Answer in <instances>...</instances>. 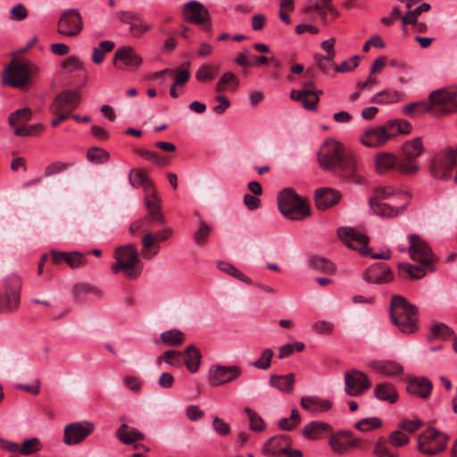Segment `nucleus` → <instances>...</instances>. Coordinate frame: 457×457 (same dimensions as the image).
Returning a JSON list of instances; mask_svg holds the SVG:
<instances>
[{"label":"nucleus","mask_w":457,"mask_h":457,"mask_svg":"<svg viewBox=\"0 0 457 457\" xmlns=\"http://www.w3.org/2000/svg\"><path fill=\"white\" fill-rule=\"evenodd\" d=\"M358 440L352 436L351 432L344 430L331 435L329 445L332 451L339 455L347 453L352 448L355 447Z\"/></svg>","instance_id":"23"},{"label":"nucleus","mask_w":457,"mask_h":457,"mask_svg":"<svg viewBox=\"0 0 457 457\" xmlns=\"http://www.w3.org/2000/svg\"><path fill=\"white\" fill-rule=\"evenodd\" d=\"M245 412L250 420V428L253 431H262L265 428L264 421L253 409L246 407Z\"/></svg>","instance_id":"52"},{"label":"nucleus","mask_w":457,"mask_h":457,"mask_svg":"<svg viewBox=\"0 0 457 457\" xmlns=\"http://www.w3.org/2000/svg\"><path fill=\"white\" fill-rule=\"evenodd\" d=\"M43 125L40 123H35L31 125H21L16 127L13 130V134L16 137H31L39 134L43 130Z\"/></svg>","instance_id":"48"},{"label":"nucleus","mask_w":457,"mask_h":457,"mask_svg":"<svg viewBox=\"0 0 457 457\" xmlns=\"http://www.w3.org/2000/svg\"><path fill=\"white\" fill-rule=\"evenodd\" d=\"M321 94L322 91H317L314 83L308 80L303 83L300 89L292 90L290 92V98L299 102L305 110L317 112Z\"/></svg>","instance_id":"11"},{"label":"nucleus","mask_w":457,"mask_h":457,"mask_svg":"<svg viewBox=\"0 0 457 457\" xmlns=\"http://www.w3.org/2000/svg\"><path fill=\"white\" fill-rule=\"evenodd\" d=\"M453 334V331L451 328L446 326L444 323H437L431 326L430 335L428 336V340L433 339H443L445 340L451 337Z\"/></svg>","instance_id":"42"},{"label":"nucleus","mask_w":457,"mask_h":457,"mask_svg":"<svg viewBox=\"0 0 457 457\" xmlns=\"http://www.w3.org/2000/svg\"><path fill=\"white\" fill-rule=\"evenodd\" d=\"M137 154L146 160L152 161L153 162H154L160 166H167L169 164L168 158L159 156L154 152H151V151L145 150V149H139L137 151Z\"/></svg>","instance_id":"58"},{"label":"nucleus","mask_w":457,"mask_h":457,"mask_svg":"<svg viewBox=\"0 0 457 457\" xmlns=\"http://www.w3.org/2000/svg\"><path fill=\"white\" fill-rule=\"evenodd\" d=\"M391 321L403 333L418 329V308L402 295H393L390 302Z\"/></svg>","instance_id":"2"},{"label":"nucleus","mask_w":457,"mask_h":457,"mask_svg":"<svg viewBox=\"0 0 457 457\" xmlns=\"http://www.w3.org/2000/svg\"><path fill=\"white\" fill-rule=\"evenodd\" d=\"M310 267L316 271L333 274L336 270L333 262L324 257L312 256L309 260Z\"/></svg>","instance_id":"39"},{"label":"nucleus","mask_w":457,"mask_h":457,"mask_svg":"<svg viewBox=\"0 0 457 457\" xmlns=\"http://www.w3.org/2000/svg\"><path fill=\"white\" fill-rule=\"evenodd\" d=\"M32 118V111L29 108H21L12 112L8 117V124L15 129L16 127L24 125Z\"/></svg>","instance_id":"38"},{"label":"nucleus","mask_w":457,"mask_h":457,"mask_svg":"<svg viewBox=\"0 0 457 457\" xmlns=\"http://www.w3.org/2000/svg\"><path fill=\"white\" fill-rule=\"evenodd\" d=\"M95 429L92 422H73L68 424L64 428L63 442L68 445L81 443Z\"/></svg>","instance_id":"19"},{"label":"nucleus","mask_w":457,"mask_h":457,"mask_svg":"<svg viewBox=\"0 0 457 457\" xmlns=\"http://www.w3.org/2000/svg\"><path fill=\"white\" fill-rule=\"evenodd\" d=\"M67 261L65 262L71 269H77L86 264L84 255L79 252L68 253Z\"/></svg>","instance_id":"63"},{"label":"nucleus","mask_w":457,"mask_h":457,"mask_svg":"<svg viewBox=\"0 0 457 457\" xmlns=\"http://www.w3.org/2000/svg\"><path fill=\"white\" fill-rule=\"evenodd\" d=\"M142 63L143 58L129 46L119 47L113 56V64L120 71H135Z\"/></svg>","instance_id":"13"},{"label":"nucleus","mask_w":457,"mask_h":457,"mask_svg":"<svg viewBox=\"0 0 457 457\" xmlns=\"http://www.w3.org/2000/svg\"><path fill=\"white\" fill-rule=\"evenodd\" d=\"M345 390L348 395L360 396L371 386L368 376L355 369L345 373Z\"/></svg>","instance_id":"16"},{"label":"nucleus","mask_w":457,"mask_h":457,"mask_svg":"<svg viewBox=\"0 0 457 457\" xmlns=\"http://www.w3.org/2000/svg\"><path fill=\"white\" fill-rule=\"evenodd\" d=\"M185 354L187 356L185 360L187 369L191 373L196 372L199 369L202 358L200 351L194 345H190L186 348Z\"/></svg>","instance_id":"37"},{"label":"nucleus","mask_w":457,"mask_h":457,"mask_svg":"<svg viewBox=\"0 0 457 457\" xmlns=\"http://www.w3.org/2000/svg\"><path fill=\"white\" fill-rule=\"evenodd\" d=\"M72 293L75 297H79L80 295L87 294H92L97 297L103 296V291L99 287L87 283L75 284L72 287Z\"/></svg>","instance_id":"45"},{"label":"nucleus","mask_w":457,"mask_h":457,"mask_svg":"<svg viewBox=\"0 0 457 457\" xmlns=\"http://www.w3.org/2000/svg\"><path fill=\"white\" fill-rule=\"evenodd\" d=\"M396 158L392 154L381 153L376 157V169L380 173L396 167Z\"/></svg>","instance_id":"40"},{"label":"nucleus","mask_w":457,"mask_h":457,"mask_svg":"<svg viewBox=\"0 0 457 457\" xmlns=\"http://www.w3.org/2000/svg\"><path fill=\"white\" fill-rule=\"evenodd\" d=\"M373 395L379 401L388 402L389 403H395L398 400V393L390 382L377 384Z\"/></svg>","instance_id":"32"},{"label":"nucleus","mask_w":457,"mask_h":457,"mask_svg":"<svg viewBox=\"0 0 457 457\" xmlns=\"http://www.w3.org/2000/svg\"><path fill=\"white\" fill-rule=\"evenodd\" d=\"M21 288V278L12 275L9 277L5 283V295L4 297L0 295V314L3 312H13L18 310Z\"/></svg>","instance_id":"10"},{"label":"nucleus","mask_w":457,"mask_h":457,"mask_svg":"<svg viewBox=\"0 0 457 457\" xmlns=\"http://www.w3.org/2000/svg\"><path fill=\"white\" fill-rule=\"evenodd\" d=\"M37 71V67L30 62L12 59L3 72V82L12 87L22 89Z\"/></svg>","instance_id":"6"},{"label":"nucleus","mask_w":457,"mask_h":457,"mask_svg":"<svg viewBox=\"0 0 457 457\" xmlns=\"http://www.w3.org/2000/svg\"><path fill=\"white\" fill-rule=\"evenodd\" d=\"M183 15L186 21L195 24H202L211 19L208 10L195 0L185 4Z\"/></svg>","instance_id":"26"},{"label":"nucleus","mask_w":457,"mask_h":457,"mask_svg":"<svg viewBox=\"0 0 457 457\" xmlns=\"http://www.w3.org/2000/svg\"><path fill=\"white\" fill-rule=\"evenodd\" d=\"M386 123L392 124L389 130L394 132V137L399 134H408L411 130V123L404 120H390Z\"/></svg>","instance_id":"51"},{"label":"nucleus","mask_w":457,"mask_h":457,"mask_svg":"<svg viewBox=\"0 0 457 457\" xmlns=\"http://www.w3.org/2000/svg\"><path fill=\"white\" fill-rule=\"evenodd\" d=\"M185 336L179 329H170L161 334V340L167 345H179L184 342Z\"/></svg>","instance_id":"43"},{"label":"nucleus","mask_w":457,"mask_h":457,"mask_svg":"<svg viewBox=\"0 0 457 457\" xmlns=\"http://www.w3.org/2000/svg\"><path fill=\"white\" fill-rule=\"evenodd\" d=\"M116 262L112 265V272L119 273L124 271L128 279H136L141 274L140 258L137 250L133 244L120 245L116 248L114 253Z\"/></svg>","instance_id":"3"},{"label":"nucleus","mask_w":457,"mask_h":457,"mask_svg":"<svg viewBox=\"0 0 457 457\" xmlns=\"http://www.w3.org/2000/svg\"><path fill=\"white\" fill-rule=\"evenodd\" d=\"M428 112L436 115H445L457 112V93L448 88L432 91L428 96Z\"/></svg>","instance_id":"7"},{"label":"nucleus","mask_w":457,"mask_h":457,"mask_svg":"<svg viewBox=\"0 0 457 457\" xmlns=\"http://www.w3.org/2000/svg\"><path fill=\"white\" fill-rule=\"evenodd\" d=\"M391 123L367 129L360 138L361 143L370 148H377L386 145L394 137V132L389 130Z\"/></svg>","instance_id":"17"},{"label":"nucleus","mask_w":457,"mask_h":457,"mask_svg":"<svg viewBox=\"0 0 457 457\" xmlns=\"http://www.w3.org/2000/svg\"><path fill=\"white\" fill-rule=\"evenodd\" d=\"M292 441L288 436L278 435L269 439L262 446V452L268 456H279L289 451Z\"/></svg>","instance_id":"25"},{"label":"nucleus","mask_w":457,"mask_h":457,"mask_svg":"<svg viewBox=\"0 0 457 457\" xmlns=\"http://www.w3.org/2000/svg\"><path fill=\"white\" fill-rule=\"evenodd\" d=\"M163 74H170V75L176 74L175 80L173 83H175V85H178L179 87L186 84L189 80L190 76H191L190 71L187 70H182V71H176L175 70H172V69H164L161 71L156 72L154 74V78H158L159 76H162Z\"/></svg>","instance_id":"46"},{"label":"nucleus","mask_w":457,"mask_h":457,"mask_svg":"<svg viewBox=\"0 0 457 457\" xmlns=\"http://www.w3.org/2000/svg\"><path fill=\"white\" fill-rule=\"evenodd\" d=\"M216 75V68L212 65L204 64L199 67L195 73V78L199 82L212 81Z\"/></svg>","instance_id":"49"},{"label":"nucleus","mask_w":457,"mask_h":457,"mask_svg":"<svg viewBox=\"0 0 457 457\" xmlns=\"http://www.w3.org/2000/svg\"><path fill=\"white\" fill-rule=\"evenodd\" d=\"M389 443L395 447H401L410 442V437L401 430H395L388 436Z\"/></svg>","instance_id":"57"},{"label":"nucleus","mask_w":457,"mask_h":457,"mask_svg":"<svg viewBox=\"0 0 457 457\" xmlns=\"http://www.w3.org/2000/svg\"><path fill=\"white\" fill-rule=\"evenodd\" d=\"M82 29V17L78 9H68L62 13L57 26L59 34L74 37L79 35Z\"/></svg>","instance_id":"12"},{"label":"nucleus","mask_w":457,"mask_h":457,"mask_svg":"<svg viewBox=\"0 0 457 457\" xmlns=\"http://www.w3.org/2000/svg\"><path fill=\"white\" fill-rule=\"evenodd\" d=\"M424 151V146L420 137L407 141L403 145V152L407 161H413L420 156Z\"/></svg>","instance_id":"36"},{"label":"nucleus","mask_w":457,"mask_h":457,"mask_svg":"<svg viewBox=\"0 0 457 457\" xmlns=\"http://www.w3.org/2000/svg\"><path fill=\"white\" fill-rule=\"evenodd\" d=\"M318 161L322 169L338 179L355 184L364 181L354 154L338 141L327 139L318 152Z\"/></svg>","instance_id":"1"},{"label":"nucleus","mask_w":457,"mask_h":457,"mask_svg":"<svg viewBox=\"0 0 457 457\" xmlns=\"http://www.w3.org/2000/svg\"><path fill=\"white\" fill-rule=\"evenodd\" d=\"M408 253L411 258L425 266L429 271H434L433 265L435 256L429 245L418 235L411 234L408 237Z\"/></svg>","instance_id":"9"},{"label":"nucleus","mask_w":457,"mask_h":457,"mask_svg":"<svg viewBox=\"0 0 457 457\" xmlns=\"http://www.w3.org/2000/svg\"><path fill=\"white\" fill-rule=\"evenodd\" d=\"M114 43L111 40L101 41L97 47L92 50V61L96 64H100L104 60L106 53L114 48Z\"/></svg>","instance_id":"41"},{"label":"nucleus","mask_w":457,"mask_h":457,"mask_svg":"<svg viewBox=\"0 0 457 457\" xmlns=\"http://www.w3.org/2000/svg\"><path fill=\"white\" fill-rule=\"evenodd\" d=\"M339 191L330 187H321L315 192V204L319 210H327L337 204L341 199Z\"/></svg>","instance_id":"28"},{"label":"nucleus","mask_w":457,"mask_h":457,"mask_svg":"<svg viewBox=\"0 0 457 457\" xmlns=\"http://www.w3.org/2000/svg\"><path fill=\"white\" fill-rule=\"evenodd\" d=\"M327 7L325 6V2L321 0H316L315 2H309V5L305 7V12L309 13L312 12H316L319 15L320 21L322 22L327 21Z\"/></svg>","instance_id":"54"},{"label":"nucleus","mask_w":457,"mask_h":457,"mask_svg":"<svg viewBox=\"0 0 457 457\" xmlns=\"http://www.w3.org/2000/svg\"><path fill=\"white\" fill-rule=\"evenodd\" d=\"M456 157L457 150H451L442 156L434 157L430 162L432 176L437 179H448L453 169L456 166Z\"/></svg>","instance_id":"14"},{"label":"nucleus","mask_w":457,"mask_h":457,"mask_svg":"<svg viewBox=\"0 0 457 457\" xmlns=\"http://www.w3.org/2000/svg\"><path fill=\"white\" fill-rule=\"evenodd\" d=\"M295 383V378L294 373H287L286 375H272L269 380L270 386L275 387L278 391L285 394H290L293 391Z\"/></svg>","instance_id":"33"},{"label":"nucleus","mask_w":457,"mask_h":457,"mask_svg":"<svg viewBox=\"0 0 457 457\" xmlns=\"http://www.w3.org/2000/svg\"><path fill=\"white\" fill-rule=\"evenodd\" d=\"M403 112L410 117H414L416 114L429 112L428 103L425 101L411 103L404 106Z\"/></svg>","instance_id":"50"},{"label":"nucleus","mask_w":457,"mask_h":457,"mask_svg":"<svg viewBox=\"0 0 457 457\" xmlns=\"http://www.w3.org/2000/svg\"><path fill=\"white\" fill-rule=\"evenodd\" d=\"M116 17L120 22L129 25V32L136 37H140L152 29V25L145 22L143 17L135 12L120 11L116 13Z\"/></svg>","instance_id":"21"},{"label":"nucleus","mask_w":457,"mask_h":457,"mask_svg":"<svg viewBox=\"0 0 457 457\" xmlns=\"http://www.w3.org/2000/svg\"><path fill=\"white\" fill-rule=\"evenodd\" d=\"M129 426L124 423L120 426V428L116 431V436L118 439L125 445H131L136 441L143 440L145 436L143 433L139 432L137 429L132 428L129 429Z\"/></svg>","instance_id":"35"},{"label":"nucleus","mask_w":457,"mask_h":457,"mask_svg":"<svg viewBox=\"0 0 457 457\" xmlns=\"http://www.w3.org/2000/svg\"><path fill=\"white\" fill-rule=\"evenodd\" d=\"M233 83H237V78L233 72H226L223 74L215 86V90L221 93L225 88Z\"/></svg>","instance_id":"59"},{"label":"nucleus","mask_w":457,"mask_h":457,"mask_svg":"<svg viewBox=\"0 0 457 457\" xmlns=\"http://www.w3.org/2000/svg\"><path fill=\"white\" fill-rule=\"evenodd\" d=\"M39 449V440L36 437L26 439L20 445V453L23 455H29Z\"/></svg>","instance_id":"60"},{"label":"nucleus","mask_w":457,"mask_h":457,"mask_svg":"<svg viewBox=\"0 0 457 457\" xmlns=\"http://www.w3.org/2000/svg\"><path fill=\"white\" fill-rule=\"evenodd\" d=\"M373 453L378 457H399L397 452L389 450L382 441H378L375 444Z\"/></svg>","instance_id":"64"},{"label":"nucleus","mask_w":457,"mask_h":457,"mask_svg":"<svg viewBox=\"0 0 457 457\" xmlns=\"http://www.w3.org/2000/svg\"><path fill=\"white\" fill-rule=\"evenodd\" d=\"M80 102V95L77 90H66L55 96L49 107L51 112H62L71 115Z\"/></svg>","instance_id":"20"},{"label":"nucleus","mask_w":457,"mask_h":457,"mask_svg":"<svg viewBox=\"0 0 457 457\" xmlns=\"http://www.w3.org/2000/svg\"><path fill=\"white\" fill-rule=\"evenodd\" d=\"M212 231V228L204 221H200V226L194 235V241L196 245H204L206 243L208 237Z\"/></svg>","instance_id":"56"},{"label":"nucleus","mask_w":457,"mask_h":457,"mask_svg":"<svg viewBox=\"0 0 457 457\" xmlns=\"http://www.w3.org/2000/svg\"><path fill=\"white\" fill-rule=\"evenodd\" d=\"M242 370L237 365H213L209 370L208 381L212 386H219L238 378Z\"/></svg>","instance_id":"18"},{"label":"nucleus","mask_w":457,"mask_h":457,"mask_svg":"<svg viewBox=\"0 0 457 457\" xmlns=\"http://www.w3.org/2000/svg\"><path fill=\"white\" fill-rule=\"evenodd\" d=\"M87 159L90 162L101 164L110 159V154L103 148L93 146L87 150Z\"/></svg>","instance_id":"44"},{"label":"nucleus","mask_w":457,"mask_h":457,"mask_svg":"<svg viewBox=\"0 0 457 457\" xmlns=\"http://www.w3.org/2000/svg\"><path fill=\"white\" fill-rule=\"evenodd\" d=\"M274 355V352L270 348H266L262 351L261 357L251 363L254 368L260 370H267L270 367V361Z\"/></svg>","instance_id":"53"},{"label":"nucleus","mask_w":457,"mask_h":457,"mask_svg":"<svg viewBox=\"0 0 457 457\" xmlns=\"http://www.w3.org/2000/svg\"><path fill=\"white\" fill-rule=\"evenodd\" d=\"M368 283L385 284L393 280L391 269L384 262H377L370 265L362 275Z\"/></svg>","instance_id":"22"},{"label":"nucleus","mask_w":457,"mask_h":457,"mask_svg":"<svg viewBox=\"0 0 457 457\" xmlns=\"http://www.w3.org/2000/svg\"><path fill=\"white\" fill-rule=\"evenodd\" d=\"M144 202L148 212L146 221L149 220L155 225L164 224L165 218L161 209V198L156 191L153 190L151 194L145 195Z\"/></svg>","instance_id":"24"},{"label":"nucleus","mask_w":457,"mask_h":457,"mask_svg":"<svg viewBox=\"0 0 457 457\" xmlns=\"http://www.w3.org/2000/svg\"><path fill=\"white\" fill-rule=\"evenodd\" d=\"M381 93L383 104L397 103L401 101L402 98L404 96V94L403 92L392 89H385L382 90Z\"/></svg>","instance_id":"61"},{"label":"nucleus","mask_w":457,"mask_h":457,"mask_svg":"<svg viewBox=\"0 0 457 457\" xmlns=\"http://www.w3.org/2000/svg\"><path fill=\"white\" fill-rule=\"evenodd\" d=\"M71 166V164L68 162H54L46 167L44 174L46 177H50L66 170Z\"/></svg>","instance_id":"62"},{"label":"nucleus","mask_w":457,"mask_h":457,"mask_svg":"<svg viewBox=\"0 0 457 457\" xmlns=\"http://www.w3.org/2000/svg\"><path fill=\"white\" fill-rule=\"evenodd\" d=\"M278 204L283 216L291 220H302L311 215L309 205L289 187L279 192Z\"/></svg>","instance_id":"5"},{"label":"nucleus","mask_w":457,"mask_h":457,"mask_svg":"<svg viewBox=\"0 0 457 457\" xmlns=\"http://www.w3.org/2000/svg\"><path fill=\"white\" fill-rule=\"evenodd\" d=\"M337 235L347 247L359 251L363 256L370 254L371 248L368 246L369 238L366 235L353 228H340Z\"/></svg>","instance_id":"15"},{"label":"nucleus","mask_w":457,"mask_h":457,"mask_svg":"<svg viewBox=\"0 0 457 457\" xmlns=\"http://www.w3.org/2000/svg\"><path fill=\"white\" fill-rule=\"evenodd\" d=\"M399 268L405 271L410 277L413 278H421L426 275V270H428L427 266L420 263V265L411 263H400Z\"/></svg>","instance_id":"47"},{"label":"nucleus","mask_w":457,"mask_h":457,"mask_svg":"<svg viewBox=\"0 0 457 457\" xmlns=\"http://www.w3.org/2000/svg\"><path fill=\"white\" fill-rule=\"evenodd\" d=\"M332 430L331 426L322 421H312L303 429V435L309 439L318 440Z\"/></svg>","instance_id":"31"},{"label":"nucleus","mask_w":457,"mask_h":457,"mask_svg":"<svg viewBox=\"0 0 457 457\" xmlns=\"http://www.w3.org/2000/svg\"><path fill=\"white\" fill-rule=\"evenodd\" d=\"M448 439V436L430 428L419 436L418 448L424 454L436 455L446 448Z\"/></svg>","instance_id":"8"},{"label":"nucleus","mask_w":457,"mask_h":457,"mask_svg":"<svg viewBox=\"0 0 457 457\" xmlns=\"http://www.w3.org/2000/svg\"><path fill=\"white\" fill-rule=\"evenodd\" d=\"M368 367L374 372L386 377L401 376L403 373V365L394 360H373L368 362Z\"/></svg>","instance_id":"27"},{"label":"nucleus","mask_w":457,"mask_h":457,"mask_svg":"<svg viewBox=\"0 0 457 457\" xmlns=\"http://www.w3.org/2000/svg\"><path fill=\"white\" fill-rule=\"evenodd\" d=\"M129 182L134 187H142L146 195L155 190L153 181L146 176L143 170H131L129 172Z\"/></svg>","instance_id":"34"},{"label":"nucleus","mask_w":457,"mask_h":457,"mask_svg":"<svg viewBox=\"0 0 457 457\" xmlns=\"http://www.w3.org/2000/svg\"><path fill=\"white\" fill-rule=\"evenodd\" d=\"M406 195L396 192L391 187L377 188L370 199V205L372 211L378 216L392 218L403 212L404 206H395V198Z\"/></svg>","instance_id":"4"},{"label":"nucleus","mask_w":457,"mask_h":457,"mask_svg":"<svg viewBox=\"0 0 457 457\" xmlns=\"http://www.w3.org/2000/svg\"><path fill=\"white\" fill-rule=\"evenodd\" d=\"M300 404L303 409L311 412H323L332 407L331 401L321 399L316 395L303 396Z\"/></svg>","instance_id":"30"},{"label":"nucleus","mask_w":457,"mask_h":457,"mask_svg":"<svg viewBox=\"0 0 457 457\" xmlns=\"http://www.w3.org/2000/svg\"><path fill=\"white\" fill-rule=\"evenodd\" d=\"M382 421L380 419L372 417V418H365L361 420L358 421L355 424V428L359 429L360 431H370L374 428H378L381 427Z\"/></svg>","instance_id":"55"},{"label":"nucleus","mask_w":457,"mask_h":457,"mask_svg":"<svg viewBox=\"0 0 457 457\" xmlns=\"http://www.w3.org/2000/svg\"><path fill=\"white\" fill-rule=\"evenodd\" d=\"M432 382L426 377L411 378L407 385V392L410 395L422 399L428 398L432 391Z\"/></svg>","instance_id":"29"}]
</instances>
